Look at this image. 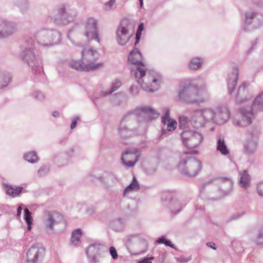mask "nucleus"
Here are the masks:
<instances>
[{
    "label": "nucleus",
    "mask_w": 263,
    "mask_h": 263,
    "mask_svg": "<svg viewBox=\"0 0 263 263\" xmlns=\"http://www.w3.org/2000/svg\"><path fill=\"white\" fill-rule=\"evenodd\" d=\"M110 253L113 258L116 259L118 257L116 249L111 247L109 249Z\"/></svg>",
    "instance_id": "20"
},
{
    "label": "nucleus",
    "mask_w": 263,
    "mask_h": 263,
    "mask_svg": "<svg viewBox=\"0 0 263 263\" xmlns=\"http://www.w3.org/2000/svg\"><path fill=\"white\" fill-rule=\"evenodd\" d=\"M164 241H165L164 237H162L161 238H159V239H158L156 241V242H158V243H164Z\"/></svg>",
    "instance_id": "28"
},
{
    "label": "nucleus",
    "mask_w": 263,
    "mask_h": 263,
    "mask_svg": "<svg viewBox=\"0 0 263 263\" xmlns=\"http://www.w3.org/2000/svg\"><path fill=\"white\" fill-rule=\"evenodd\" d=\"M117 35V41L121 45H125L131 37V36L128 34L127 29L123 26L118 28Z\"/></svg>",
    "instance_id": "2"
},
{
    "label": "nucleus",
    "mask_w": 263,
    "mask_h": 263,
    "mask_svg": "<svg viewBox=\"0 0 263 263\" xmlns=\"http://www.w3.org/2000/svg\"><path fill=\"white\" fill-rule=\"evenodd\" d=\"M139 189V185L138 183V182L134 177L133 178V181L132 183L129 184L125 190L124 194H125L127 192L130 191H137Z\"/></svg>",
    "instance_id": "11"
},
{
    "label": "nucleus",
    "mask_w": 263,
    "mask_h": 263,
    "mask_svg": "<svg viewBox=\"0 0 263 263\" xmlns=\"http://www.w3.org/2000/svg\"><path fill=\"white\" fill-rule=\"evenodd\" d=\"M22 188L20 187H16L15 188L7 187L6 189V193L9 196L15 197L22 192Z\"/></svg>",
    "instance_id": "10"
},
{
    "label": "nucleus",
    "mask_w": 263,
    "mask_h": 263,
    "mask_svg": "<svg viewBox=\"0 0 263 263\" xmlns=\"http://www.w3.org/2000/svg\"><path fill=\"white\" fill-rule=\"evenodd\" d=\"M22 211V206L20 205L18 206V208L17 209V215L18 216H20Z\"/></svg>",
    "instance_id": "26"
},
{
    "label": "nucleus",
    "mask_w": 263,
    "mask_h": 263,
    "mask_svg": "<svg viewBox=\"0 0 263 263\" xmlns=\"http://www.w3.org/2000/svg\"><path fill=\"white\" fill-rule=\"evenodd\" d=\"M153 258H154L153 257H151L149 258H145V259H143L142 260L139 261L138 263H152V262L150 261L149 260V259H153Z\"/></svg>",
    "instance_id": "22"
},
{
    "label": "nucleus",
    "mask_w": 263,
    "mask_h": 263,
    "mask_svg": "<svg viewBox=\"0 0 263 263\" xmlns=\"http://www.w3.org/2000/svg\"><path fill=\"white\" fill-rule=\"evenodd\" d=\"M180 127L181 128L185 129L188 126V120L186 118H181L179 120Z\"/></svg>",
    "instance_id": "19"
},
{
    "label": "nucleus",
    "mask_w": 263,
    "mask_h": 263,
    "mask_svg": "<svg viewBox=\"0 0 263 263\" xmlns=\"http://www.w3.org/2000/svg\"><path fill=\"white\" fill-rule=\"evenodd\" d=\"M201 62L200 60L197 58L194 59L190 63V67L193 69H196L200 67Z\"/></svg>",
    "instance_id": "17"
},
{
    "label": "nucleus",
    "mask_w": 263,
    "mask_h": 263,
    "mask_svg": "<svg viewBox=\"0 0 263 263\" xmlns=\"http://www.w3.org/2000/svg\"><path fill=\"white\" fill-rule=\"evenodd\" d=\"M157 79L156 78L155 73H153L151 74H148L145 78V84L144 86L145 89H148L149 91H153L151 89H149L148 85L151 84L152 82L155 83L157 81Z\"/></svg>",
    "instance_id": "9"
},
{
    "label": "nucleus",
    "mask_w": 263,
    "mask_h": 263,
    "mask_svg": "<svg viewBox=\"0 0 263 263\" xmlns=\"http://www.w3.org/2000/svg\"><path fill=\"white\" fill-rule=\"evenodd\" d=\"M186 134H187V133H185L182 134V138L183 139L186 138Z\"/></svg>",
    "instance_id": "35"
},
{
    "label": "nucleus",
    "mask_w": 263,
    "mask_h": 263,
    "mask_svg": "<svg viewBox=\"0 0 263 263\" xmlns=\"http://www.w3.org/2000/svg\"><path fill=\"white\" fill-rule=\"evenodd\" d=\"M210 243H207V245H208L209 247H211V248H213L214 250H215V249H216V248H215L214 246H211V245H210Z\"/></svg>",
    "instance_id": "32"
},
{
    "label": "nucleus",
    "mask_w": 263,
    "mask_h": 263,
    "mask_svg": "<svg viewBox=\"0 0 263 263\" xmlns=\"http://www.w3.org/2000/svg\"><path fill=\"white\" fill-rule=\"evenodd\" d=\"M94 54L92 51H89L86 53L85 57L87 59H91V58H93ZM93 59V58H92Z\"/></svg>",
    "instance_id": "21"
},
{
    "label": "nucleus",
    "mask_w": 263,
    "mask_h": 263,
    "mask_svg": "<svg viewBox=\"0 0 263 263\" xmlns=\"http://www.w3.org/2000/svg\"><path fill=\"white\" fill-rule=\"evenodd\" d=\"M248 124H250V121H248Z\"/></svg>",
    "instance_id": "36"
},
{
    "label": "nucleus",
    "mask_w": 263,
    "mask_h": 263,
    "mask_svg": "<svg viewBox=\"0 0 263 263\" xmlns=\"http://www.w3.org/2000/svg\"><path fill=\"white\" fill-rule=\"evenodd\" d=\"M116 88H119L120 86V85H120V83L119 82H116Z\"/></svg>",
    "instance_id": "30"
},
{
    "label": "nucleus",
    "mask_w": 263,
    "mask_h": 263,
    "mask_svg": "<svg viewBox=\"0 0 263 263\" xmlns=\"http://www.w3.org/2000/svg\"><path fill=\"white\" fill-rule=\"evenodd\" d=\"M163 123L167 125L168 130H174L176 127L177 123L175 120H171L168 116V112L166 113L165 117L163 118Z\"/></svg>",
    "instance_id": "7"
},
{
    "label": "nucleus",
    "mask_w": 263,
    "mask_h": 263,
    "mask_svg": "<svg viewBox=\"0 0 263 263\" xmlns=\"http://www.w3.org/2000/svg\"><path fill=\"white\" fill-rule=\"evenodd\" d=\"M143 66H138L137 67H131L132 73L136 79L139 83H141L140 79L145 74V71Z\"/></svg>",
    "instance_id": "5"
},
{
    "label": "nucleus",
    "mask_w": 263,
    "mask_h": 263,
    "mask_svg": "<svg viewBox=\"0 0 263 263\" xmlns=\"http://www.w3.org/2000/svg\"><path fill=\"white\" fill-rule=\"evenodd\" d=\"M143 30V24L141 23L138 26V29L137 31H140V32H142Z\"/></svg>",
    "instance_id": "25"
},
{
    "label": "nucleus",
    "mask_w": 263,
    "mask_h": 263,
    "mask_svg": "<svg viewBox=\"0 0 263 263\" xmlns=\"http://www.w3.org/2000/svg\"><path fill=\"white\" fill-rule=\"evenodd\" d=\"M84 65H82V62L80 61H75L71 64L72 66L77 70L85 71H88L96 69L99 66H100L99 64L94 65L92 64L91 63H88L87 62L84 64Z\"/></svg>",
    "instance_id": "3"
},
{
    "label": "nucleus",
    "mask_w": 263,
    "mask_h": 263,
    "mask_svg": "<svg viewBox=\"0 0 263 263\" xmlns=\"http://www.w3.org/2000/svg\"><path fill=\"white\" fill-rule=\"evenodd\" d=\"M228 117H229L228 114L226 113L225 114V119L224 120H223L222 121L219 122L218 123L222 124V123H225L227 121V119L228 118Z\"/></svg>",
    "instance_id": "24"
},
{
    "label": "nucleus",
    "mask_w": 263,
    "mask_h": 263,
    "mask_svg": "<svg viewBox=\"0 0 263 263\" xmlns=\"http://www.w3.org/2000/svg\"><path fill=\"white\" fill-rule=\"evenodd\" d=\"M135 154L133 153H126L123 155L122 157V160L126 166L131 167L135 164L136 161H130V160L135 159Z\"/></svg>",
    "instance_id": "6"
},
{
    "label": "nucleus",
    "mask_w": 263,
    "mask_h": 263,
    "mask_svg": "<svg viewBox=\"0 0 263 263\" xmlns=\"http://www.w3.org/2000/svg\"><path fill=\"white\" fill-rule=\"evenodd\" d=\"M141 55L138 49H134L129 54L128 57V62L132 65V67H137L138 66H143L141 61Z\"/></svg>",
    "instance_id": "4"
},
{
    "label": "nucleus",
    "mask_w": 263,
    "mask_h": 263,
    "mask_svg": "<svg viewBox=\"0 0 263 263\" xmlns=\"http://www.w3.org/2000/svg\"><path fill=\"white\" fill-rule=\"evenodd\" d=\"M53 116L54 117H56V116H57L59 115V113L58 112H57V111H54L53 112Z\"/></svg>",
    "instance_id": "33"
},
{
    "label": "nucleus",
    "mask_w": 263,
    "mask_h": 263,
    "mask_svg": "<svg viewBox=\"0 0 263 263\" xmlns=\"http://www.w3.org/2000/svg\"><path fill=\"white\" fill-rule=\"evenodd\" d=\"M141 34H142V32H140V31H137V33H136V40H137V42L136 43V44L138 43L139 42V41L140 39V37L141 36Z\"/></svg>",
    "instance_id": "23"
},
{
    "label": "nucleus",
    "mask_w": 263,
    "mask_h": 263,
    "mask_svg": "<svg viewBox=\"0 0 263 263\" xmlns=\"http://www.w3.org/2000/svg\"><path fill=\"white\" fill-rule=\"evenodd\" d=\"M25 160L31 163H34L37 160V157L35 153L31 152L26 154L24 156Z\"/></svg>",
    "instance_id": "12"
},
{
    "label": "nucleus",
    "mask_w": 263,
    "mask_h": 263,
    "mask_svg": "<svg viewBox=\"0 0 263 263\" xmlns=\"http://www.w3.org/2000/svg\"><path fill=\"white\" fill-rule=\"evenodd\" d=\"M164 243L166 246L172 247V246L171 245V242L170 240H165V241H164Z\"/></svg>",
    "instance_id": "27"
},
{
    "label": "nucleus",
    "mask_w": 263,
    "mask_h": 263,
    "mask_svg": "<svg viewBox=\"0 0 263 263\" xmlns=\"http://www.w3.org/2000/svg\"><path fill=\"white\" fill-rule=\"evenodd\" d=\"M249 181V177L246 172H245L241 176L240 181V183L242 186L245 187L248 184Z\"/></svg>",
    "instance_id": "15"
},
{
    "label": "nucleus",
    "mask_w": 263,
    "mask_h": 263,
    "mask_svg": "<svg viewBox=\"0 0 263 263\" xmlns=\"http://www.w3.org/2000/svg\"><path fill=\"white\" fill-rule=\"evenodd\" d=\"M50 220L51 222H52V219H50Z\"/></svg>",
    "instance_id": "37"
},
{
    "label": "nucleus",
    "mask_w": 263,
    "mask_h": 263,
    "mask_svg": "<svg viewBox=\"0 0 263 263\" xmlns=\"http://www.w3.org/2000/svg\"><path fill=\"white\" fill-rule=\"evenodd\" d=\"M191 142L192 143H195L196 142V140L197 142H200L202 140V136L198 133H194L192 134L190 138Z\"/></svg>",
    "instance_id": "18"
},
{
    "label": "nucleus",
    "mask_w": 263,
    "mask_h": 263,
    "mask_svg": "<svg viewBox=\"0 0 263 263\" xmlns=\"http://www.w3.org/2000/svg\"><path fill=\"white\" fill-rule=\"evenodd\" d=\"M25 219L28 224V229L30 230L31 229V226L32 224V218L30 215L31 213L27 209H25Z\"/></svg>",
    "instance_id": "13"
},
{
    "label": "nucleus",
    "mask_w": 263,
    "mask_h": 263,
    "mask_svg": "<svg viewBox=\"0 0 263 263\" xmlns=\"http://www.w3.org/2000/svg\"><path fill=\"white\" fill-rule=\"evenodd\" d=\"M81 236V232L79 229L76 230L72 234L71 241L72 243H76L79 241Z\"/></svg>",
    "instance_id": "14"
},
{
    "label": "nucleus",
    "mask_w": 263,
    "mask_h": 263,
    "mask_svg": "<svg viewBox=\"0 0 263 263\" xmlns=\"http://www.w3.org/2000/svg\"><path fill=\"white\" fill-rule=\"evenodd\" d=\"M89 31L86 33V36L90 39H96L99 42L98 40L97 33L96 30V25L95 23H92L91 26L88 27Z\"/></svg>",
    "instance_id": "8"
},
{
    "label": "nucleus",
    "mask_w": 263,
    "mask_h": 263,
    "mask_svg": "<svg viewBox=\"0 0 263 263\" xmlns=\"http://www.w3.org/2000/svg\"><path fill=\"white\" fill-rule=\"evenodd\" d=\"M217 149L223 155H226L228 153V151L223 141L221 142L220 140L218 141Z\"/></svg>",
    "instance_id": "16"
},
{
    "label": "nucleus",
    "mask_w": 263,
    "mask_h": 263,
    "mask_svg": "<svg viewBox=\"0 0 263 263\" xmlns=\"http://www.w3.org/2000/svg\"><path fill=\"white\" fill-rule=\"evenodd\" d=\"M76 123H77V121H72V123L71 124V129H73L76 127Z\"/></svg>",
    "instance_id": "29"
},
{
    "label": "nucleus",
    "mask_w": 263,
    "mask_h": 263,
    "mask_svg": "<svg viewBox=\"0 0 263 263\" xmlns=\"http://www.w3.org/2000/svg\"><path fill=\"white\" fill-rule=\"evenodd\" d=\"M140 2V6L142 7L143 5V0H139Z\"/></svg>",
    "instance_id": "34"
},
{
    "label": "nucleus",
    "mask_w": 263,
    "mask_h": 263,
    "mask_svg": "<svg viewBox=\"0 0 263 263\" xmlns=\"http://www.w3.org/2000/svg\"><path fill=\"white\" fill-rule=\"evenodd\" d=\"M115 0L111 1V2H109V3H108V5H110V6L111 5H113L115 3Z\"/></svg>",
    "instance_id": "31"
},
{
    "label": "nucleus",
    "mask_w": 263,
    "mask_h": 263,
    "mask_svg": "<svg viewBox=\"0 0 263 263\" xmlns=\"http://www.w3.org/2000/svg\"><path fill=\"white\" fill-rule=\"evenodd\" d=\"M44 252L45 250L41 246H32L27 252V259L29 261H34L39 256L43 255Z\"/></svg>",
    "instance_id": "1"
}]
</instances>
